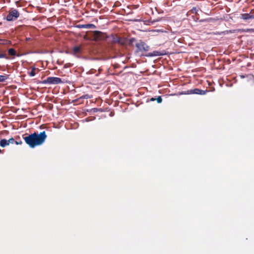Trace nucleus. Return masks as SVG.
<instances>
[{"label":"nucleus","mask_w":254,"mask_h":254,"mask_svg":"<svg viewBox=\"0 0 254 254\" xmlns=\"http://www.w3.org/2000/svg\"><path fill=\"white\" fill-rule=\"evenodd\" d=\"M92 97V95L89 94H85L81 96L79 98L80 99H90Z\"/></svg>","instance_id":"obj_14"},{"label":"nucleus","mask_w":254,"mask_h":254,"mask_svg":"<svg viewBox=\"0 0 254 254\" xmlns=\"http://www.w3.org/2000/svg\"><path fill=\"white\" fill-rule=\"evenodd\" d=\"M240 18L244 20L254 19V14L251 13H243L241 14Z\"/></svg>","instance_id":"obj_7"},{"label":"nucleus","mask_w":254,"mask_h":254,"mask_svg":"<svg viewBox=\"0 0 254 254\" xmlns=\"http://www.w3.org/2000/svg\"><path fill=\"white\" fill-rule=\"evenodd\" d=\"M80 52V47H74L73 48V53L74 54H76L79 53Z\"/></svg>","instance_id":"obj_10"},{"label":"nucleus","mask_w":254,"mask_h":254,"mask_svg":"<svg viewBox=\"0 0 254 254\" xmlns=\"http://www.w3.org/2000/svg\"><path fill=\"white\" fill-rule=\"evenodd\" d=\"M78 28H87V26L86 25H78L77 26Z\"/></svg>","instance_id":"obj_19"},{"label":"nucleus","mask_w":254,"mask_h":254,"mask_svg":"<svg viewBox=\"0 0 254 254\" xmlns=\"http://www.w3.org/2000/svg\"><path fill=\"white\" fill-rule=\"evenodd\" d=\"M242 32H245L248 33H253V31H254V28H248L245 29H242L240 30Z\"/></svg>","instance_id":"obj_13"},{"label":"nucleus","mask_w":254,"mask_h":254,"mask_svg":"<svg viewBox=\"0 0 254 254\" xmlns=\"http://www.w3.org/2000/svg\"><path fill=\"white\" fill-rule=\"evenodd\" d=\"M253 33L254 34V31H253Z\"/></svg>","instance_id":"obj_26"},{"label":"nucleus","mask_w":254,"mask_h":254,"mask_svg":"<svg viewBox=\"0 0 254 254\" xmlns=\"http://www.w3.org/2000/svg\"><path fill=\"white\" fill-rule=\"evenodd\" d=\"M86 26H87V28H90L92 26H94L93 24H86Z\"/></svg>","instance_id":"obj_20"},{"label":"nucleus","mask_w":254,"mask_h":254,"mask_svg":"<svg viewBox=\"0 0 254 254\" xmlns=\"http://www.w3.org/2000/svg\"><path fill=\"white\" fill-rule=\"evenodd\" d=\"M47 138L46 132L43 131L40 133L34 132L31 134L24 137L25 142L31 148H34L44 143Z\"/></svg>","instance_id":"obj_1"},{"label":"nucleus","mask_w":254,"mask_h":254,"mask_svg":"<svg viewBox=\"0 0 254 254\" xmlns=\"http://www.w3.org/2000/svg\"><path fill=\"white\" fill-rule=\"evenodd\" d=\"M155 100H156V98H151L150 99V101H155Z\"/></svg>","instance_id":"obj_23"},{"label":"nucleus","mask_w":254,"mask_h":254,"mask_svg":"<svg viewBox=\"0 0 254 254\" xmlns=\"http://www.w3.org/2000/svg\"><path fill=\"white\" fill-rule=\"evenodd\" d=\"M206 19H202V20H200L199 21L202 22H204V21H206Z\"/></svg>","instance_id":"obj_24"},{"label":"nucleus","mask_w":254,"mask_h":254,"mask_svg":"<svg viewBox=\"0 0 254 254\" xmlns=\"http://www.w3.org/2000/svg\"><path fill=\"white\" fill-rule=\"evenodd\" d=\"M156 100L158 103H160L162 101V97L160 96H159L157 98H156Z\"/></svg>","instance_id":"obj_17"},{"label":"nucleus","mask_w":254,"mask_h":254,"mask_svg":"<svg viewBox=\"0 0 254 254\" xmlns=\"http://www.w3.org/2000/svg\"><path fill=\"white\" fill-rule=\"evenodd\" d=\"M16 144H21L22 143V141H20V142H17L16 141H15L14 142Z\"/></svg>","instance_id":"obj_22"},{"label":"nucleus","mask_w":254,"mask_h":254,"mask_svg":"<svg viewBox=\"0 0 254 254\" xmlns=\"http://www.w3.org/2000/svg\"><path fill=\"white\" fill-rule=\"evenodd\" d=\"M213 34H214V35H220L221 33L217 32L216 33H213Z\"/></svg>","instance_id":"obj_21"},{"label":"nucleus","mask_w":254,"mask_h":254,"mask_svg":"<svg viewBox=\"0 0 254 254\" xmlns=\"http://www.w3.org/2000/svg\"><path fill=\"white\" fill-rule=\"evenodd\" d=\"M112 41L113 43H121V39L120 37H119L118 36L115 37L114 36L112 35Z\"/></svg>","instance_id":"obj_9"},{"label":"nucleus","mask_w":254,"mask_h":254,"mask_svg":"<svg viewBox=\"0 0 254 254\" xmlns=\"http://www.w3.org/2000/svg\"><path fill=\"white\" fill-rule=\"evenodd\" d=\"M93 110H94V111H96V110H97V109H96V108H94V109H93Z\"/></svg>","instance_id":"obj_25"},{"label":"nucleus","mask_w":254,"mask_h":254,"mask_svg":"<svg viewBox=\"0 0 254 254\" xmlns=\"http://www.w3.org/2000/svg\"><path fill=\"white\" fill-rule=\"evenodd\" d=\"M44 84H58L63 83L61 78L57 77H49L41 82Z\"/></svg>","instance_id":"obj_3"},{"label":"nucleus","mask_w":254,"mask_h":254,"mask_svg":"<svg viewBox=\"0 0 254 254\" xmlns=\"http://www.w3.org/2000/svg\"><path fill=\"white\" fill-rule=\"evenodd\" d=\"M136 50L135 53L139 56H145L147 57H152L160 56H164L167 55V53L165 50L162 51H154L151 53H148L144 55L143 53L147 52L149 50V46L145 42L140 41L135 44Z\"/></svg>","instance_id":"obj_2"},{"label":"nucleus","mask_w":254,"mask_h":254,"mask_svg":"<svg viewBox=\"0 0 254 254\" xmlns=\"http://www.w3.org/2000/svg\"><path fill=\"white\" fill-rule=\"evenodd\" d=\"M96 37L99 40L104 39L105 37V34L100 31H96Z\"/></svg>","instance_id":"obj_8"},{"label":"nucleus","mask_w":254,"mask_h":254,"mask_svg":"<svg viewBox=\"0 0 254 254\" xmlns=\"http://www.w3.org/2000/svg\"><path fill=\"white\" fill-rule=\"evenodd\" d=\"M199 10H200L199 7H194L190 10V11L191 13L197 14Z\"/></svg>","instance_id":"obj_11"},{"label":"nucleus","mask_w":254,"mask_h":254,"mask_svg":"<svg viewBox=\"0 0 254 254\" xmlns=\"http://www.w3.org/2000/svg\"><path fill=\"white\" fill-rule=\"evenodd\" d=\"M8 54L11 56H15L16 52V51L13 48H10L8 49Z\"/></svg>","instance_id":"obj_12"},{"label":"nucleus","mask_w":254,"mask_h":254,"mask_svg":"<svg viewBox=\"0 0 254 254\" xmlns=\"http://www.w3.org/2000/svg\"><path fill=\"white\" fill-rule=\"evenodd\" d=\"M0 58H4L6 59H8V58L7 57L6 54H0Z\"/></svg>","instance_id":"obj_18"},{"label":"nucleus","mask_w":254,"mask_h":254,"mask_svg":"<svg viewBox=\"0 0 254 254\" xmlns=\"http://www.w3.org/2000/svg\"><path fill=\"white\" fill-rule=\"evenodd\" d=\"M208 91L203 90L198 88H195L191 90H189L186 91L182 92V94H198V95H204Z\"/></svg>","instance_id":"obj_5"},{"label":"nucleus","mask_w":254,"mask_h":254,"mask_svg":"<svg viewBox=\"0 0 254 254\" xmlns=\"http://www.w3.org/2000/svg\"><path fill=\"white\" fill-rule=\"evenodd\" d=\"M19 16V13L16 9H11L6 17L7 21H11L16 20Z\"/></svg>","instance_id":"obj_4"},{"label":"nucleus","mask_w":254,"mask_h":254,"mask_svg":"<svg viewBox=\"0 0 254 254\" xmlns=\"http://www.w3.org/2000/svg\"><path fill=\"white\" fill-rule=\"evenodd\" d=\"M35 68L34 67H33L32 68L31 71L29 73V76H30L31 77L35 76Z\"/></svg>","instance_id":"obj_16"},{"label":"nucleus","mask_w":254,"mask_h":254,"mask_svg":"<svg viewBox=\"0 0 254 254\" xmlns=\"http://www.w3.org/2000/svg\"><path fill=\"white\" fill-rule=\"evenodd\" d=\"M7 79L6 75H0V82H3Z\"/></svg>","instance_id":"obj_15"},{"label":"nucleus","mask_w":254,"mask_h":254,"mask_svg":"<svg viewBox=\"0 0 254 254\" xmlns=\"http://www.w3.org/2000/svg\"><path fill=\"white\" fill-rule=\"evenodd\" d=\"M15 140L13 138H11L8 140L6 139H2L0 140V145L2 147H4L10 144H13Z\"/></svg>","instance_id":"obj_6"}]
</instances>
